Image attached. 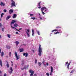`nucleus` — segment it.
Masks as SVG:
<instances>
[{"instance_id": "nucleus-1", "label": "nucleus", "mask_w": 76, "mask_h": 76, "mask_svg": "<svg viewBox=\"0 0 76 76\" xmlns=\"http://www.w3.org/2000/svg\"><path fill=\"white\" fill-rule=\"evenodd\" d=\"M16 22H17V20H12V22L11 23V28H12L13 29H16V30H17V31H20L16 29V28H15V27H13V26H12V24L15 23H16Z\"/></svg>"}, {"instance_id": "nucleus-2", "label": "nucleus", "mask_w": 76, "mask_h": 76, "mask_svg": "<svg viewBox=\"0 0 76 76\" xmlns=\"http://www.w3.org/2000/svg\"><path fill=\"white\" fill-rule=\"evenodd\" d=\"M42 48L41 47V45H39V53L38 55L39 56H41V54L42 53Z\"/></svg>"}, {"instance_id": "nucleus-3", "label": "nucleus", "mask_w": 76, "mask_h": 76, "mask_svg": "<svg viewBox=\"0 0 76 76\" xmlns=\"http://www.w3.org/2000/svg\"><path fill=\"white\" fill-rule=\"evenodd\" d=\"M26 32L28 37H30V34H31V31L29 29H26Z\"/></svg>"}, {"instance_id": "nucleus-4", "label": "nucleus", "mask_w": 76, "mask_h": 76, "mask_svg": "<svg viewBox=\"0 0 76 76\" xmlns=\"http://www.w3.org/2000/svg\"><path fill=\"white\" fill-rule=\"evenodd\" d=\"M45 10V12H48V9H47V8L45 7H42V8H41V11H43Z\"/></svg>"}, {"instance_id": "nucleus-5", "label": "nucleus", "mask_w": 76, "mask_h": 76, "mask_svg": "<svg viewBox=\"0 0 76 76\" xmlns=\"http://www.w3.org/2000/svg\"><path fill=\"white\" fill-rule=\"evenodd\" d=\"M12 3L11 4V5L12 7V6H14V7H16V5L15 4V2L13 0H11Z\"/></svg>"}, {"instance_id": "nucleus-6", "label": "nucleus", "mask_w": 76, "mask_h": 76, "mask_svg": "<svg viewBox=\"0 0 76 76\" xmlns=\"http://www.w3.org/2000/svg\"><path fill=\"white\" fill-rule=\"evenodd\" d=\"M50 70L51 72H50V75H52V73H53V67L52 66H50Z\"/></svg>"}, {"instance_id": "nucleus-7", "label": "nucleus", "mask_w": 76, "mask_h": 76, "mask_svg": "<svg viewBox=\"0 0 76 76\" xmlns=\"http://www.w3.org/2000/svg\"><path fill=\"white\" fill-rule=\"evenodd\" d=\"M29 72L30 73H31L30 75V76H33V75H34V71L32 70H30L29 71Z\"/></svg>"}, {"instance_id": "nucleus-8", "label": "nucleus", "mask_w": 76, "mask_h": 76, "mask_svg": "<svg viewBox=\"0 0 76 76\" xmlns=\"http://www.w3.org/2000/svg\"><path fill=\"white\" fill-rule=\"evenodd\" d=\"M15 56L17 58V60H19V56H18V54H17L16 52H15Z\"/></svg>"}, {"instance_id": "nucleus-9", "label": "nucleus", "mask_w": 76, "mask_h": 76, "mask_svg": "<svg viewBox=\"0 0 76 76\" xmlns=\"http://www.w3.org/2000/svg\"><path fill=\"white\" fill-rule=\"evenodd\" d=\"M12 72H13V69H12V68L11 67H10V69L9 73L10 74H11V73H12Z\"/></svg>"}, {"instance_id": "nucleus-10", "label": "nucleus", "mask_w": 76, "mask_h": 76, "mask_svg": "<svg viewBox=\"0 0 76 76\" xmlns=\"http://www.w3.org/2000/svg\"><path fill=\"white\" fill-rule=\"evenodd\" d=\"M23 56H25L26 57H28V53H23Z\"/></svg>"}, {"instance_id": "nucleus-11", "label": "nucleus", "mask_w": 76, "mask_h": 76, "mask_svg": "<svg viewBox=\"0 0 76 76\" xmlns=\"http://www.w3.org/2000/svg\"><path fill=\"white\" fill-rule=\"evenodd\" d=\"M59 31V32H60V31H61V30L60 29H59V30L58 29H54L52 30V32H54V31Z\"/></svg>"}, {"instance_id": "nucleus-12", "label": "nucleus", "mask_w": 76, "mask_h": 76, "mask_svg": "<svg viewBox=\"0 0 76 76\" xmlns=\"http://www.w3.org/2000/svg\"><path fill=\"white\" fill-rule=\"evenodd\" d=\"M13 12V10L12 9L10 10L9 11V13H10V14H12Z\"/></svg>"}, {"instance_id": "nucleus-13", "label": "nucleus", "mask_w": 76, "mask_h": 76, "mask_svg": "<svg viewBox=\"0 0 76 76\" xmlns=\"http://www.w3.org/2000/svg\"><path fill=\"white\" fill-rule=\"evenodd\" d=\"M16 16H17V15L16 14H14L13 15L12 18L13 19H15V18H16Z\"/></svg>"}, {"instance_id": "nucleus-14", "label": "nucleus", "mask_w": 76, "mask_h": 76, "mask_svg": "<svg viewBox=\"0 0 76 76\" xmlns=\"http://www.w3.org/2000/svg\"><path fill=\"white\" fill-rule=\"evenodd\" d=\"M39 18L41 20H42V17L41 16V15L40 13L39 14Z\"/></svg>"}, {"instance_id": "nucleus-15", "label": "nucleus", "mask_w": 76, "mask_h": 76, "mask_svg": "<svg viewBox=\"0 0 76 76\" xmlns=\"http://www.w3.org/2000/svg\"><path fill=\"white\" fill-rule=\"evenodd\" d=\"M42 63L45 66H46V64H45L46 63V62L45 61H43Z\"/></svg>"}, {"instance_id": "nucleus-16", "label": "nucleus", "mask_w": 76, "mask_h": 76, "mask_svg": "<svg viewBox=\"0 0 76 76\" xmlns=\"http://www.w3.org/2000/svg\"><path fill=\"white\" fill-rule=\"evenodd\" d=\"M15 43L16 44V46H18V45H19V41H16Z\"/></svg>"}, {"instance_id": "nucleus-17", "label": "nucleus", "mask_w": 76, "mask_h": 76, "mask_svg": "<svg viewBox=\"0 0 76 76\" xmlns=\"http://www.w3.org/2000/svg\"><path fill=\"white\" fill-rule=\"evenodd\" d=\"M0 5H1V6H4L5 5V4H4L3 3V2H1V3L0 4Z\"/></svg>"}, {"instance_id": "nucleus-18", "label": "nucleus", "mask_w": 76, "mask_h": 76, "mask_svg": "<svg viewBox=\"0 0 76 76\" xmlns=\"http://www.w3.org/2000/svg\"><path fill=\"white\" fill-rule=\"evenodd\" d=\"M19 50L20 52H23V49H19Z\"/></svg>"}, {"instance_id": "nucleus-19", "label": "nucleus", "mask_w": 76, "mask_h": 76, "mask_svg": "<svg viewBox=\"0 0 76 76\" xmlns=\"http://www.w3.org/2000/svg\"><path fill=\"white\" fill-rule=\"evenodd\" d=\"M2 64H3V63H2V61H1V60H0V65L1 67H2Z\"/></svg>"}, {"instance_id": "nucleus-20", "label": "nucleus", "mask_w": 76, "mask_h": 76, "mask_svg": "<svg viewBox=\"0 0 76 76\" xmlns=\"http://www.w3.org/2000/svg\"><path fill=\"white\" fill-rule=\"evenodd\" d=\"M32 35L34 37V29H32Z\"/></svg>"}, {"instance_id": "nucleus-21", "label": "nucleus", "mask_w": 76, "mask_h": 76, "mask_svg": "<svg viewBox=\"0 0 76 76\" xmlns=\"http://www.w3.org/2000/svg\"><path fill=\"white\" fill-rule=\"evenodd\" d=\"M70 65V63H69L68 64V65H67V68L68 69H69V66Z\"/></svg>"}, {"instance_id": "nucleus-22", "label": "nucleus", "mask_w": 76, "mask_h": 76, "mask_svg": "<svg viewBox=\"0 0 76 76\" xmlns=\"http://www.w3.org/2000/svg\"><path fill=\"white\" fill-rule=\"evenodd\" d=\"M10 17H11L10 16H7V18H6L7 20H8V19H9L10 18Z\"/></svg>"}, {"instance_id": "nucleus-23", "label": "nucleus", "mask_w": 76, "mask_h": 76, "mask_svg": "<svg viewBox=\"0 0 76 76\" xmlns=\"http://www.w3.org/2000/svg\"><path fill=\"white\" fill-rule=\"evenodd\" d=\"M14 26L15 27H17V26H18V25L17 24H14Z\"/></svg>"}, {"instance_id": "nucleus-24", "label": "nucleus", "mask_w": 76, "mask_h": 76, "mask_svg": "<svg viewBox=\"0 0 76 76\" xmlns=\"http://www.w3.org/2000/svg\"><path fill=\"white\" fill-rule=\"evenodd\" d=\"M75 69H73L71 72H70V73H72L73 72L75 71Z\"/></svg>"}, {"instance_id": "nucleus-25", "label": "nucleus", "mask_w": 76, "mask_h": 76, "mask_svg": "<svg viewBox=\"0 0 76 76\" xmlns=\"http://www.w3.org/2000/svg\"><path fill=\"white\" fill-rule=\"evenodd\" d=\"M60 34V33L58 31H57V32L56 33H54V34L55 35H56V34Z\"/></svg>"}, {"instance_id": "nucleus-26", "label": "nucleus", "mask_w": 76, "mask_h": 76, "mask_svg": "<svg viewBox=\"0 0 76 76\" xmlns=\"http://www.w3.org/2000/svg\"><path fill=\"white\" fill-rule=\"evenodd\" d=\"M36 32H37L38 35H40V34H39V31L37 30L36 31Z\"/></svg>"}, {"instance_id": "nucleus-27", "label": "nucleus", "mask_w": 76, "mask_h": 76, "mask_svg": "<svg viewBox=\"0 0 76 76\" xmlns=\"http://www.w3.org/2000/svg\"><path fill=\"white\" fill-rule=\"evenodd\" d=\"M7 66L8 68H9V63L8 62H7Z\"/></svg>"}, {"instance_id": "nucleus-28", "label": "nucleus", "mask_w": 76, "mask_h": 76, "mask_svg": "<svg viewBox=\"0 0 76 76\" xmlns=\"http://www.w3.org/2000/svg\"><path fill=\"white\" fill-rule=\"evenodd\" d=\"M4 55V53L3 52H2L1 53V57H3V55Z\"/></svg>"}, {"instance_id": "nucleus-29", "label": "nucleus", "mask_w": 76, "mask_h": 76, "mask_svg": "<svg viewBox=\"0 0 76 76\" xmlns=\"http://www.w3.org/2000/svg\"><path fill=\"white\" fill-rule=\"evenodd\" d=\"M7 37L9 38H10V34H7Z\"/></svg>"}, {"instance_id": "nucleus-30", "label": "nucleus", "mask_w": 76, "mask_h": 76, "mask_svg": "<svg viewBox=\"0 0 76 76\" xmlns=\"http://www.w3.org/2000/svg\"><path fill=\"white\" fill-rule=\"evenodd\" d=\"M38 65L39 66H41V62H39L38 63Z\"/></svg>"}, {"instance_id": "nucleus-31", "label": "nucleus", "mask_w": 76, "mask_h": 76, "mask_svg": "<svg viewBox=\"0 0 76 76\" xmlns=\"http://www.w3.org/2000/svg\"><path fill=\"white\" fill-rule=\"evenodd\" d=\"M7 48H8V49H9L10 48V46H6Z\"/></svg>"}, {"instance_id": "nucleus-32", "label": "nucleus", "mask_w": 76, "mask_h": 76, "mask_svg": "<svg viewBox=\"0 0 76 76\" xmlns=\"http://www.w3.org/2000/svg\"><path fill=\"white\" fill-rule=\"evenodd\" d=\"M41 13H42V14L43 15H45V12H44L42 11Z\"/></svg>"}, {"instance_id": "nucleus-33", "label": "nucleus", "mask_w": 76, "mask_h": 76, "mask_svg": "<svg viewBox=\"0 0 76 76\" xmlns=\"http://www.w3.org/2000/svg\"><path fill=\"white\" fill-rule=\"evenodd\" d=\"M3 15H4V14L3 13H2L1 15V18H2V17L3 16Z\"/></svg>"}, {"instance_id": "nucleus-34", "label": "nucleus", "mask_w": 76, "mask_h": 76, "mask_svg": "<svg viewBox=\"0 0 76 76\" xmlns=\"http://www.w3.org/2000/svg\"><path fill=\"white\" fill-rule=\"evenodd\" d=\"M29 67V65H27L26 66V67H25V69H28V67Z\"/></svg>"}, {"instance_id": "nucleus-35", "label": "nucleus", "mask_w": 76, "mask_h": 76, "mask_svg": "<svg viewBox=\"0 0 76 76\" xmlns=\"http://www.w3.org/2000/svg\"><path fill=\"white\" fill-rule=\"evenodd\" d=\"M31 19H33V20H35V18H31Z\"/></svg>"}, {"instance_id": "nucleus-36", "label": "nucleus", "mask_w": 76, "mask_h": 76, "mask_svg": "<svg viewBox=\"0 0 76 76\" xmlns=\"http://www.w3.org/2000/svg\"><path fill=\"white\" fill-rule=\"evenodd\" d=\"M4 28H2V31H3V32H4Z\"/></svg>"}, {"instance_id": "nucleus-37", "label": "nucleus", "mask_w": 76, "mask_h": 76, "mask_svg": "<svg viewBox=\"0 0 76 76\" xmlns=\"http://www.w3.org/2000/svg\"><path fill=\"white\" fill-rule=\"evenodd\" d=\"M12 55V53H11V52H10L9 53V56L10 57H11V56Z\"/></svg>"}, {"instance_id": "nucleus-38", "label": "nucleus", "mask_w": 76, "mask_h": 76, "mask_svg": "<svg viewBox=\"0 0 76 76\" xmlns=\"http://www.w3.org/2000/svg\"><path fill=\"white\" fill-rule=\"evenodd\" d=\"M35 64L37 63V59H35Z\"/></svg>"}, {"instance_id": "nucleus-39", "label": "nucleus", "mask_w": 76, "mask_h": 76, "mask_svg": "<svg viewBox=\"0 0 76 76\" xmlns=\"http://www.w3.org/2000/svg\"><path fill=\"white\" fill-rule=\"evenodd\" d=\"M24 64V62L23 61H22V65L23 66Z\"/></svg>"}, {"instance_id": "nucleus-40", "label": "nucleus", "mask_w": 76, "mask_h": 76, "mask_svg": "<svg viewBox=\"0 0 76 76\" xmlns=\"http://www.w3.org/2000/svg\"><path fill=\"white\" fill-rule=\"evenodd\" d=\"M11 62L12 63V65L11 66L12 67V66H13V62H12V61H11Z\"/></svg>"}, {"instance_id": "nucleus-41", "label": "nucleus", "mask_w": 76, "mask_h": 76, "mask_svg": "<svg viewBox=\"0 0 76 76\" xmlns=\"http://www.w3.org/2000/svg\"><path fill=\"white\" fill-rule=\"evenodd\" d=\"M46 75H47V76H49V74L48 73H46Z\"/></svg>"}, {"instance_id": "nucleus-42", "label": "nucleus", "mask_w": 76, "mask_h": 76, "mask_svg": "<svg viewBox=\"0 0 76 76\" xmlns=\"http://www.w3.org/2000/svg\"><path fill=\"white\" fill-rule=\"evenodd\" d=\"M30 16H34V15H33V14H30Z\"/></svg>"}, {"instance_id": "nucleus-43", "label": "nucleus", "mask_w": 76, "mask_h": 76, "mask_svg": "<svg viewBox=\"0 0 76 76\" xmlns=\"http://www.w3.org/2000/svg\"><path fill=\"white\" fill-rule=\"evenodd\" d=\"M40 3H41V2H40L39 3H38V6H40Z\"/></svg>"}, {"instance_id": "nucleus-44", "label": "nucleus", "mask_w": 76, "mask_h": 76, "mask_svg": "<svg viewBox=\"0 0 76 76\" xmlns=\"http://www.w3.org/2000/svg\"><path fill=\"white\" fill-rule=\"evenodd\" d=\"M4 12H7V11L6 10H4Z\"/></svg>"}, {"instance_id": "nucleus-45", "label": "nucleus", "mask_w": 76, "mask_h": 76, "mask_svg": "<svg viewBox=\"0 0 76 76\" xmlns=\"http://www.w3.org/2000/svg\"><path fill=\"white\" fill-rule=\"evenodd\" d=\"M56 28H61V27H58H58H56Z\"/></svg>"}, {"instance_id": "nucleus-46", "label": "nucleus", "mask_w": 76, "mask_h": 76, "mask_svg": "<svg viewBox=\"0 0 76 76\" xmlns=\"http://www.w3.org/2000/svg\"><path fill=\"white\" fill-rule=\"evenodd\" d=\"M68 63H69V62H66V65H67V64H68Z\"/></svg>"}, {"instance_id": "nucleus-47", "label": "nucleus", "mask_w": 76, "mask_h": 76, "mask_svg": "<svg viewBox=\"0 0 76 76\" xmlns=\"http://www.w3.org/2000/svg\"><path fill=\"white\" fill-rule=\"evenodd\" d=\"M46 65L47 66H48L49 65L48 63H46Z\"/></svg>"}, {"instance_id": "nucleus-48", "label": "nucleus", "mask_w": 76, "mask_h": 76, "mask_svg": "<svg viewBox=\"0 0 76 76\" xmlns=\"http://www.w3.org/2000/svg\"><path fill=\"white\" fill-rule=\"evenodd\" d=\"M2 26V25L1 24V23H0V26L1 27Z\"/></svg>"}, {"instance_id": "nucleus-49", "label": "nucleus", "mask_w": 76, "mask_h": 76, "mask_svg": "<svg viewBox=\"0 0 76 76\" xmlns=\"http://www.w3.org/2000/svg\"><path fill=\"white\" fill-rule=\"evenodd\" d=\"M4 76H7L6 74H4Z\"/></svg>"}, {"instance_id": "nucleus-50", "label": "nucleus", "mask_w": 76, "mask_h": 76, "mask_svg": "<svg viewBox=\"0 0 76 76\" xmlns=\"http://www.w3.org/2000/svg\"><path fill=\"white\" fill-rule=\"evenodd\" d=\"M1 49L0 48V53H1Z\"/></svg>"}, {"instance_id": "nucleus-51", "label": "nucleus", "mask_w": 76, "mask_h": 76, "mask_svg": "<svg viewBox=\"0 0 76 76\" xmlns=\"http://www.w3.org/2000/svg\"><path fill=\"white\" fill-rule=\"evenodd\" d=\"M16 34H19V33H18V32H16Z\"/></svg>"}, {"instance_id": "nucleus-52", "label": "nucleus", "mask_w": 76, "mask_h": 76, "mask_svg": "<svg viewBox=\"0 0 76 76\" xmlns=\"http://www.w3.org/2000/svg\"><path fill=\"white\" fill-rule=\"evenodd\" d=\"M23 45H24V46H26V44H23Z\"/></svg>"}, {"instance_id": "nucleus-53", "label": "nucleus", "mask_w": 76, "mask_h": 76, "mask_svg": "<svg viewBox=\"0 0 76 76\" xmlns=\"http://www.w3.org/2000/svg\"><path fill=\"white\" fill-rule=\"evenodd\" d=\"M0 38H1V35L0 34Z\"/></svg>"}, {"instance_id": "nucleus-54", "label": "nucleus", "mask_w": 76, "mask_h": 76, "mask_svg": "<svg viewBox=\"0 0 76 76\" xmlns=\"http://www.w3.org/2000/svg\"><path fill=\"white\" fill-rule=\"evenodd\" d=\"M15 68H16V67H17V65H15Z\"/></svg>"}, {"instance_id": "nucleus-55", "label": "nucleus", "mask_w": 76, "mask_h": 76, "mask_svg": "<svg viewBox=\"0 0 76 76\" xmlns=\"http://www.w3.org/2000/svg\"><path fill=\"white\" fill-rule=\"evenodd\" d=\"M1 71H0V74H1Z\"/></svg>"}, {"instance_id": "nucleus-56", "label": "nucleus", "mask_w": 76, "mask_h": 76, "mask_svg": "<svg viewBox=\"0 0 76 76\" xmlns=\"http://www.w3.org/2000/svg\"><path fill=\"white\" fill-rule=\"evenodd\" d=\"M41 7H38V9H40V8H41Z\"/></svg>"}, {"instance_id": "nucleus-57", "label": "nucleus", "mask_w": 76, "mask_h": 76, "mask_svg": "<svg viewBox=\"0 0 76 76\" xmlns=\"http://www.w3.org/2000/svg\"><path fill=\"white\" fill-rule=\"evenodd\" d=\"M53 51H55V50L54 49H53Z\"/></svg>"}, {"instance_id": "nucleus-58", "label": "nucleus", "mask_w": 76, "mask_h": 76, "mask_svg": "<svg viewBox=\"0 0 76 76\" xmlns=\"http://www.w3.org/2000/svg\"><path fill=\"white\" fill-rule=\"evenodd\" d=\"M0 20H1V19L0 18Z\"/></svg>"}, {"instance_id": "nucleus-59", "label": "nucleus", "mask_w": 76, "mask_h": 76, "mask_svg": "<svg viewBox=\"0 0 76 76\" xmlns=\"http://www.w3.org/2000/svg\"><path fill=\"white\" fill-rule=\"evenodd\" d=\"M19 30H21V28H20V29H19Z\"/></svg>"}, {"instance_id": "nucleus-60", "label": "nucleus", "mask_w": 76, "mask_h": 76, "mask_svg": "<svg viewBox=\"0 0 76 76\" xmlns=\"http://www.w3.org/2000/svg\"><path fill=\"white\" fill-rule=\"evenodd\" d=\"M46 13H47V12H46Z\"/></svg>"}, {"instance_id": "nucleus-61", "label": "nucleus", "mask_w": 76, "mask_h": 76, "mask_svg": "<svg viewBox=\"0 0 76 76\" xmlns=\"http://www.w3.org/2000/svg\"><path fill=\"white\" fill-rule=\"evenodd\" d=\"M0 76H1V75Z\"/></svg>"}, {"instance_id": "nucleus-62", "label": "nucleus", "mask_w": 76, "mask_h": 76, "mask_svg": "<svg viewBox=\"0 0 76 76\" xmlns=\"http://www.w3.org/2000/svg\"><path fill=\"white\" fill-rule=\"evenodd\" d=\"M35 75H36V74H35Z\"/></svg>"}]
</instances>
